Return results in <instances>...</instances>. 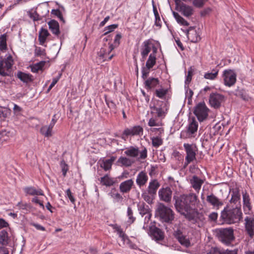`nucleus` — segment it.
Masks as SVG:
<instances>
[{
  "mask_svg": "<svg viewBox=\"0 0 254 254\" xmlns=\"http://www.w3.org/2000/svg\"><path fill=\"white\" fill-rule=\"evenodd\" d=\"M174 199L176 210L185 217L194 209L198 202L197 195L193 193L174 196Z\"/></svg>",
  "mask_w": 254,
  "mask_h": 254,
  "instance_id": "obj_1",
  "label": "nucleus"
},
{
  "mask_svg": "<svg viewBox=\"0 0 254 254\" xmlns=\"http://www.w3.org/2000/svg\"><path fill=\"white\" fill-rule=\"evenodd\" d=\"M220 218L226 224H239L243 218L241 207L227 204L221 212Z\"/></svg>",
  "mask_w": 254,
  "mask_h": 254,
  "instance_id": "obj_2",
  "label": "nucleus"
},
{
  "mask_svg": "<svg viewBox=\"0 0 254 254\" xmlns=\"http://www.w3.org/2000/svg\"><path fill=\"white\" fill-rule=\"evenodd\" d=\"M124 154L130 158L133 159L136 158L137 160L139 161L147 158V150L144 147L141 151H140L138 147L131 146L125 149Z\"/></svg>",
  "mask_w": 254,
  "mask_h": 254,
  "instance_id": "obj_3",
  "label": "nucleus"
},
{
  "mask_svg": "<svg viewBox=\"0 0 254 254\" xmlns=\"http://www.w3.org/2000/svg\"><path fill=\"white\" fill-rule=\"evenodd\" d=\"M156 212L160 218L166 222H170L174 219L173 210L162 203L158 205Z\"/></svg>",
  "mask_w": 254,
  "mask_h": 254,
  "instance_id": "obj_4",
  "label": "nucleus"
},
{
  "mask_svg": "<svg viewBox=\"0 0 254 254\" xmlns=\"http://www.w3.org/2000/svg\"><path fill=\"white\" fill-rule=\"evenodd\" d=\"M217 236L223 243L229 245L235 239L234 230L232 228L220 229L217 231Z\"/></svg>",
  "mask_w": 254,
  "mask_h": 254,
  "instance_id": "obj_5",
  "label": "nucleus"
},
{
  "mask_svg": "<svg viewBox=\"0 0 254 254\" xmlns=\"http://www.w3.org/2000/svg\"><path fill=\"white\" fill-rule=\"evenodd\" d=\"M198 123L193 118L190 120L186 130H183L181 133V138L186 139L194 137L198 129Z\"/></svg>",
  "mask_w": 254,
  "mask_h": 254,
  "instance_id": "obj_6",
  "label": "nucleus"
},
{
  "mask_svg": "<svg viewBox=\"0 0 254 254\" xmlns=\"http://www.w3.org/2000/svg\"><path fill=\"white\" fill-rule=\"evenodd\" d=\"M183 146L186 153L185 166H187L190 163L196 160L197 148L196 145L193 144L184 143Z\"/></svg>",
  "mask_w": 254,
  "mask_h": 254,
  "instance_id": "obj_7",
  "label": "nucleus"
},
{
  "mask_svg": "<svg viewBox=\"0 0 254 254\" xmlns=\"http://www.w3.org/2000/svg\"><path fill=\"white\" fill-rule=\"evenodd\" d=\"M209 109L204 102L198 103L195 107L193 113L199 122L206 120L208 115Z\"/></svg>",
  "mask_w": 254,
  "mask_h": 254,
  "instance_id": "obj_8",
  "label": "nucleus"
},
{
  "mask_svg": "<svg viewBox=\"0 0 254 254\" xmlns=\"http://www.w3.org/2000/svg\"><path fill=\"white\" fill-rule=\"evenodd\" d=\"M185 218L193 223L197 224L199 227L202 226L205 220L204 215L202 213L194 211L193 210L187 215Z\"/></svg>",
  "mask_w": 254,
  "mask_h": 254,
  "instance_id": "obj_9",
  "label": "nucleus"
},
{
  "mask_svg": "<svg viewBox=\"0 0 254 254\" xmlns=\"http://www.w3.org/2000/svg\"><path fill=\"white\" fill-rule=\"evenodd\" d=\"M231 196L229 203L227 204H230L234 206H240L241 204V193L238 188L231 189L229 192Z\"/></svg>",
  "mask_w": 254,
  "mask_h": 254,
  "instance_id": "obj_10",
  "label": "nucleus"
},
{
  "mask_svg": "<svg viewBox=\"0 0 254 254\" xmlns=\"http://www.w3.org/2000/svg\"><path fill=\"white\" fill-rule=\"evenodd\" d=\"M13 64V61L10 55L2 60H0V74L3 76L8 75V73L5 70L8 71L10 69Z\"/></svg>",
  "mask_w": 254,
  "mask_h": 254,
  "instance_id": "obj_11",
  "label": "nucleus"
},
{
  "mask_svg": "<svg viewBox=\"0 0 254 254\" xmlns=\"http://www.w3.org/2000/svg\"><path fill=\"white\" fill-rule=\"evenodd\" d=\"M245 229L250 238L254 237V216H247L244 219Z\"/></svg>",
  "mask_w": 254,
  "mask_h": 254,
  "instance_id": "obj_12",
  "label": "nucleus"
},
{
  "mask_svg": "<svg viewBox=\"0 0 254 254\" xmlns=\"http://www.w3.org/2000/svg\"><path fill=\"white\" fill-rule=\"evenodd\" d=\"M224 82L226 86L231 87L236 81V74L231 69L225 70L223 72Z\"/></svg>",
  "mask_w": 254,
  "mask_h": 254,
  "instance_id": "obj_13",
  "label": "nucleus"
},
{
  "mask_svg": "<svg viewBox=\"0 0 254 254\" xmlns=\"http://www.w3.org/2000/svg\"><path fill=\"white\" fill-rule=\"evenodd\" d=\"M224 100V96L218 93H212L209 96V102L210 106L215 109L219 108Z\"/></svg>",
  "mask_w": 254,
  "mask_h": 254,
  "instance_id": "obj_14",
  "label": "nucleus"
},
{
  "mask_svg": "<svg viewBox=\"0 0 254 254\" xmlns=\"http://www.w3.org/2000/svg\"><path fill=\"white\" fill-rule=\"evenodd\" d=\"M181 30L185 33L188 39L192 43H197L200 40L199 33L196 31L194 27H190L188 29H183Z\"/></svg>",
  "mask_w": 254,
  "mask_h": 254,
  "instance_id": "obj_15",
  "label": "nucleus"
},
{
  "mask_svg": "<svg viewBox=\"0 0 254 254\" xmlns=\"http://www.w3.org/2000/svg\"><path fill=\"white\" fill-rule=\"evenodd\" d=\"M158 196L161 200L170 203L172 199V190L169 187L162 188L158 191Z\"/></svg>",
  "mask_w": 254,
  "mask_h": 254,
  "instance_id": "obj_16",
  "label": "nucleus"
},
{
  "mask_svg": "<svg viewBox=\"0 0 254 254\" xmlns=\"http://www.w3.org/2000/svg\"><path fill=\"white\" fill-rule=\"evenodd\" d=\"M157 103L160 104L159 107H157L155 105L150 106V109H151V114H153L156 113L158 118H164L167 112V109H165L164 107L166 106L167 105L162 101H158Z\"/></svg>",
  "mask_w": 254,
  "mask_h": 254,
  "instance_id": "obj_17",
  "label": "nucleus"
},
{
  "mask_svg": "<svg viewBox=\"0 0 254 254\" xmlns=\"http://www.w3.org/2000/svg\"><path fill=\"white\" fill-rule=\"evenodd\" d=\"M174 236L182 246L187 248L190 246V240L183 234L181 230L179 229L175 230L174 232Z\"/></svg>",
  "mask_w": 254,
  "mask_h": 254,
  "instance_id": "obj_18",
  "label": "nucleus"
},
{
  "mask_svg": "<svg viewBox=\"0 0 254 254\" xmlns=\"http://www.w3.org/2000/svg\"><path fill=\"white\" fill-rule=\"evenodd\" d=\"M206 201L217 209H219L224 204L222 200L213 194L207 195Z\"/></svg>",
  "mask_w": 254,
  "mask_h": 254,
  "instance_id": "obj_19",
  "label": "nucleus"
},
{
  "mask_svg": "<svg viewBox=\"0 0 254 254\" xmlns=\"http://www.w3.org/2000/svg\"><path fill=\"white\" fill-rule=\"evenodd\" d=\"M148 179L147 173L144 171H141L136 176V183L139 188H141L146 185Z\"/></svg>",
  "mask_w": 254,
  "mask_h": 254,
  "instance_id": "obj_20",
  "label": "nucleus"
},
{
  "mask_svg": "<svg viewBox=\"0 0 254 254\" xmlns=\"http://www.w3.org/2000/svg\"><path fill=\"white\" fill-rule=\"evenodd\" d=\"M243 208L244 211L249 213L252 210V206L251 202V199L249 194L246 191L242 192Z\"/></svg>",
  "mask_w": 254,
  "mask_h": 254,
  "instance_id": "obj_21",
  "label": "nucleus"
},
{
  "mask_svg": "<svg viewBox=\"0 0 254 254\" xmlns=\"http://www.w3.org/2000/svg\"><path fill=\"white\" fill-rule=\"evenodd\" d=\"M134 182L132 179H129L121 183L119 187L120 191L123 193L129 192Z\"/></svg>",
  "mask_w": 254,
  "mask_h": 254,
  "instance_id": "obj_22",
  "label": "nucleus"
},
{
  "mask_svg": "<svg viewBox=\"0 0 254 254\" xmlns=\"http://www.w3.org/2000/svg\"><path fill=\"white\" fill-rule=\"evenodd\" d=\"M143 132V128L140 126H135L131 128H127L124 131L123 134L126 136L139 135Z\"/></svg>",
  "mask_w": 254,
  "mask_h": 254,
  "instance_id": "obj_23",
  "label": "nucleus"
},
{
  "mask_svg": "<svg viewBox=\"0 0 254 254\" xmlns=\"http://www.w3.org/2000/svg\"><path fill=\"white\" fill-rule=\"evenodd\" d=\"M160 186V183L156 179L151 180L148 186L147 191H149L150 194L156 195L157 190Z\"/></svg>",
  "mask_w": 254,
  "mask_h": 254,
  "instance_id": "obj_24",
  "label": "nucleus"
},
{
  "mask_svg": "<svg viewBox=\"0 0 254 254\" xmlns=\"http://www.w3.org/2000/svg\"><path fill=\"white\" fill-rule=\"evenodd\" d=\"M48 24L52 33L56 36H59L60 34L59 23L55 20H51L48 22Z\"/></svg>",
  "mask_w": 254,
  "mask_h": 254,
  "instance_id": "obj_25",
  "label": "nucleus"
},
{
  "mask_svg": "<svg viewBox=\"0 0 254 254\" xmlns=\"http://www.w3.org/2000/svg\"><path fill=\"white\" fill-rule=\"evenodd\" d=\"M150 233L153 237L157 241L162 240L164 239V233L156 227L151 228Z\"/></svg>",
  "mask_w": 254,
  "mask_h": 254,
  "instance_id": "obj_26",
  "label": "nucleus"
},
{
  "mask_svg": "<svg viewBox=\"0 0 254 254\" xmlns=\"http://www.w3.org/2000/svg\"><path fill=\"white\" fill-rule=\"evenodd\" d=\"M100 183L103 186L110 187L116 183L115 179L111 177L109 175L106 174L100 178Z\"/></svg>",
  "mask_w": 254,
  "mask_h": 254,
  "instance_id": "obj_27",
  "label": "nucleus"
},
{
  "mask_svg": "<svg viewBox=\"0 0 254 254\" xmlns=\"http://www.w3.org/2000/svg\"><path fill=\"white\" fill-rule=\"evenodd\" d=\"M190 183L192 188L197 191H198L203 183V181L197 176H193L190 180Z\"/></svg>",
  "mask_w": 254,
  "mask_h": 254,
  "instance_id": "obj_28",
  "label": "nucleus"
},
{
  "mask_svg": "<svg viewBox=\"0 0 254 254\" xmlns=\"http://www.w3.org/2000/svg\"><path fill=\"white\" fill-rule=\"evenodd\" d=\"M145 86L147 89L154 88L159 84V80L158 78L150 77L145 81Z\"/></svg>",
  "mask_w": 254,
  "mask_h": 254,
  "instance_id": "obj_29",
  "label": "nucleus"
},
{
  "mask_svg": "<svg viewBox=\"0 0 254 254\" xmlns=\"http://www.w3.org/2000/svg\"><path fill=\"white\" fill-rule=\"evenodd\" d=\"M118 162L127 167L131 166L135 162V160L127 157H120Z\"/></svg>",
  "mask_w": 254,
  "mask_h": 254,
  "instance_id": "obj_30",
  "label": "nucleus"
},
{
  "mask_svg": "<svg viewBox=\"0 0 254 254\" xmlns=\"http://www.w3.org/2000/svg\"><path fill=\"white\" fill-rule=\"evenodd\" d=\"M180 11L182 14L186 17H189L191 16L193 13L192 8L189 5L185 4H182L180 5Z\"/></svg>",
  "mask_w": 254,
  "mask_h": 254,
  "instance_id": "obj_31",
  "label": "nucleus"
},
{
  "mask_svg": "<svg viewBox=\"0 0 254 254\" xmlns=\"http://www.w3.org/2000/svg\"><path fill=\"white\" fill-rule=\"evenodd\" d=\"M17 77L24 83H28L33 80L31 75L21 71H18L17 72Z\"/></svg>",
  "mask_w": 254,
  "mask_h": 254,
  "instance_id": "obj_32",
  "label": "nucleus"
},
{
  "mask_svg": "<svg viewBox=\"0 0 254 254\" xmlns=\"http://www.w3.org/2000/svg\"><path fill=\"white\" fill-rule=\"evenodd\" d=\"M25 192L31 195H43L44 193L42 190L36 189L34 187H27L24 189Z\"/></svg>",
  "mask_w": 254,
  "mask_h": 254,
  "instance_id": "obj_33",
  "label": "nucleus"
},
{
  "mask_svg": "<svg viewBox=\"0 0 254 254\" xmlns=\"http://www.w3.org/2000/svg\"><path fill=\"white\" fill-rule=\"evenodd\" d=\"M115 160V158L114 157H111L109 159L103 160L100 166L106 171L110 170L112 168L113 163Z\"/></svg>",
  "mask_w": 254,
  "mask_h": 254,
  "instance_id": "obj_34",
  "label": "nucleus"
},
{
  "mask_svg": "<svg viewBox=\"0 0 254 254\" xmlns=\"http://www.w3.org/2000/svg\"><path fill=\"white\" fill-rule=\"evenodd\" d=\"M149 41H145L143 43V47L141 49V54L143 59H145L151 51V48L149 46Z\"/></svg>",
  "mask_w": 254,
  "mask_h": 254,
  "instance_id": "obj_35",
  "label": "nucleus"
},
{
  "mask_svg": "<svg viewBox=\"0 0 254 254\" xmlns=\"http://www.w3.org/2000/svg\"><path fill=\"white\" fill-rule=\"evenodd\" d=\"M9 242V237L8 233L5 230H2L0 232V244L3 246L8 245Z\"/></svg>",
  "mask_w": 254,
  "mask_h": 254,
  "instance_id": "obj_36",
  "label": "nucleus"
},
{
  "mask_svg": "<svg viewBox=\"0 0 254 254\" xmlns=\"http://www.w3.org/2000/svg\"><path fill=\"white\" fill-rule=\"evenodd\" d=\"M49 35V33L48 31L46 29L42 28L39 34V41L40 44L43 45Z\"/></svg>",
  "mask_w": 254,
  "mask_h": 254,
  "instance_id": "obj_37",
  "label": "nucleus"
},
{
  "mask_svg": "<svg viewBox=\"0 0 254 254\" xmlns=\"http://www.w3.org/2000/svg\"><path fill=\"white\" fill-rule=\"evenodd\" d=\"M53 128L50 125L43 126L40 129V133L46 137L51 136Z\"/></svg>",
  "mask_w": 254,
  "mask_h": 254,
  "instance_id": "obj_38",
  "label": "nucleus"
},
{
  "mask_svg": "<svg viewBox=\"0 0 254 254\" xmlns=\"http://www.w3.org/2000/svg\"><path fill=\"white\" fill-rule=\"evenodd\" d=\"M138 210L139 211L140 214H141L142 216L146 214L147 216H148V218L151 217V214L149 213L148 206V205H145L144 203L141 204L138 206Z\"/></svg>",
  "mask_w": 254,
  "mask_h": 254,
  "instance_id": "obj_39",
  "label": "nucleus"
},
{
  "mask_svg": "<svg viewBox=\"0 0 254 254\" xmlns=\"http://www.w3.org/2000/svg\"><path fill=\"white\" fill-rule=\"evenodd\" d=\"M109 195L118 202L122 201L123 199L122 196L115 189H112Z\"/></svg>",
  "mask_w": 254,
  "mask_h": 254,
  "instance_id": "obj_40",
  "label": "nucleus"
},
{
  "mask_svg": "<svg viewBox=\"0 0 254 254\" xmlns=\"http://www.w3.org/2000/svg\"><path fill=\"white\" fill-rule=\"evenodd\" d=\"M155 195L150 194L148 191H144L142 193V197L143 199L148 204H151L155 198Z\"/></svg>",
  "mask_w": 254,
  "mask_h": 254,
  "instance_id": "obj_41",
  "label": "nucleus"
},
{
  "mask_svg": "<svg viewBox=\"0 0 254 254\" xmlns=\"http://www.w3.org/2000/svg\"><path fill=\"white\" fill-rule=\"evenodd\" d=\"M173 15L178 23L184 26H189V23L184 18L180 16L177 12L173 11Z\"/></svg>",
  "mask_w": 254,
  "mask_h": 254,
  "instance_id": "obj_42",
  "label": "nucleus"
},
{
  "mask_svg": "<svg viewBox=\"0 0 254 254\" xmlns=\"http://www.w3.org/2000/svg\"><path fill=\"white\" fill-rule=\"evenodd\" d=\"M156 64V57L155 56L150 54L148 59L146 63V66L148 70L151 68Z\"/></svg>",
  "mask_w": 254,
  "mask_h": 254,
  "instance_id": "obj_43",
  "label": "nucleus"
},
{
  "mask_svg": "<svg viewBox=\"0 0 254 254\" xmlns=\"http://www.w3.org/2000/svg\"><path fill=\"white\" fill-rule=\"evenodd\" d=\"M148 125L149 127H160L163 125L161 121H159L156 118H151L148 121Z\"/></svg>",
  "mask_w": 254,
  "mask_h": 254,
  "instance_id": "obj_44",
  "label": "nucleus"
},
{
  "mask_svg": "<svg viewBox=\"0 0 254 254\" xmlns=\"http://www.w3.org/2000/svg\"><path fill=\"white\" fill-rule=\"evenodd\" d=\"M45 64V62L42 61L37 63L31 66V71L33 72H37L39 70H41Z\"/></svg>",
  "mask_w": 254,
  "mask_h": 254,
  "instance_id": "obj_45",
  "label": "nucleus"
},
{
  "mask_svg": "<svg viewBox=\"0 0 254 254\" xmlns=\"http://www.w3.org/2000/svg\"><path fill=\"white\" fill-rule=\"evenodd\" d=\"M152 144L153 146L157 148L163 144V139L159 136L151 138Z\"/></svg>",
  "mask_w": 254,
  "mask_h": 254,
  "instance_id": "obj_46",
  "label": "nucleus"
},
{
  "mask_svg": "<svg viewBox=\"0 0 254 254\" xmlns=\"http://www.w3.org/2000/svg\"><path fill=\"white\" fill-rule=\"evenodd\" d=\"M6 49V36L4 34L0 37V50L3 51Z\"/></svg>",
  "mask_w": 254,
  "mask_h": 254,
  "instance_id": "obj_47",
  "label": "nucleus"
},
{
  "mask_svg": "<svg viewBox=\"0 0 254 254\" xmlns=\"http://www.w3.org/2000/svg\"><path fill=\"white\" fill-rule=\"evenodd\" d=\"M218 73V70H213L212 72H207L205 73L204 77L206 79L214 80L217 77Z\"/></svg>",
  "mask_w": 254,
  "mask_h": 254,
  "instance_id": "obj_48",
  "label": "nucleus"
},
{
  "mask_svg": "<svg viewBox=\"0 0 254 254\" xmlns=\"http://www.w3.org/2000/svg\"><path fill=\"white\" fill-rule=\"evenodd\" d=\"M167 89L161 88L155 90V94L158 97L162 99L167 94Z\"/></svg>",
  "mask_w": 254,
  "mask_h": 254,
  "instance_id": "obj_49",
  "label": "nucleus"
},
{
  "mask_svg": "<svg viewBox=\"0 0 254 254\" xmlns=\"http://www.w3.org/2000/svg\"><path fill=\"white\" fill-rule=\"evenodd\" d=\"M127 214L128 217V222L130 224L133 223L135 220V218L133 216V212L130 207H127Z\"/></svg>",
  "mask_w": 254,
  "mask_h": 254,
  "instance_id": "obj_50",
  "label": "nucleus"
},
{
  "mask_svg": "<svg viewBox=\"0 0 254 254\" xmlns=\"http://www.w3.org/2000/svg\"><path fill=\"white\" fill-rule=\"evenodd\" d=\"M207 0H193L192 4L196 7L201 8Z\"/></svg>",
  "mask_w": 254,
  "mask_h": 254,
  "instance_id": "obj_51",
  "label": "nucleus"
},
{
  "mask_svg": "<svg viewBox=\"0 0 254 254\" xmlns=\"http://www.w3.org/2000/svg\"><path fill=\"white\" fill-rule=\"evenodd\" d=\"M61 167L62 168L63 175L65 177L66 176V172L68 170V165L65 163L64 161L63 160L61 162Z\"/></svg>",
  "mask_w": 254,
  "mask_h": 254,
  "instance_id": "obj_52",
  "label": "nucleus"
},
{
  "mask_svg": "<svg viewBox=\"0 0 254 254\" xmlns=\"http://www.w3.org/2000/svg\"><path fill=\"white\" fill-rule=\"evenodd\" d=\"M52 14L57 16L61 21L64 22L61 11L59 9H53Z\"/></svg>",
  "mask_w": 254,
  "mask_h": 254,
  "instance_id": "obj_53",
  "label": "nucleus"
},
{
  "mask_svg": "<svg viewBox=\"0 0 254 254\" xmlns=\"http://www.w3.org/2000/svg\"><path fill=\"white\" fill-rule=\"evenodd\" d=\"M35 54L36 56H45L46 55L45 50L40 47H36L35 50Z\"/></svg>",
  "mask_w": 254,
  "mask_h": 254,
  "instance_id": "obj_54",
  "label": "nucleus"
},
{
  "mask_svg": "<svg viewBox=\"0 0 254 254\" xmlns=\"http://www.w3.org/2000/svg\"><path fill=\"white\" fill-rule=\"evenodd\" d=\"M206 254H222V252L217 248H211Z\"/></svg>",
  "mask_w": 254,
  "mask_h": 254,
  "instance_id": "obj_55",
  "label": "nucleus"
},
{
  "mask_svg": "<svg viewBox=\"0 0 254 254\" xmlns=\"http://www.w3.org/2000/svg\"><path fill=\"white\" fill-rule=\"evenodd\" d=\"M113 228L117 232L119 237L121 236V235L122 236L123 234L125 233V232L123 231V229L121 228V227L117 224L113 225Z\"/></svg>",
  "mask_w": 254,
  "mask_h": 254,
  "instance_id": "obj_56",
  "label": "nucleus"
},
{
  "mask_svg": "<svg viewBox=\"0 0 254 254\" xmlns=\"http://www.w3.org/2000/svg\"><path fill=\"white\" fill-rule=\"evenodd\" d=\"M118 26V24H112L109 25L105 28V30H108L105 32V34H107L108 33L111 32L113 31L116 28H117Z\"/></svg>",
  "mask_w": 254,
  "mask_h": 254,
  "instance_id": "obj_57",
  "label": "nucleus"
},
{
  "mask_svg": "<svg viewBox=\"0 0 254 254\" xmlns=\"http://www.w3.org/2000/svg\"><path fill=\"white\" fill-rule=\"evenodd\" d=\"M9 113V111L6 109L3 110V109L0 108V119H5Z\"/></svg>",
  "mask_w": 254,
  "mask_h": 254,
  "instance_id": "obj_58",
  "label": "nucleus"
},
{
  "mask_svg": "<svg viewBox=\"0 0 254 254\" xmlns=\"http://www.w3.org/2000/svg\"><path fill=\"white\" fill-rule=\"evenodd\" d=\"M66 194L67 196L68 197V198L70 200V201L72 203H74L75 200L74 197L72 195V193L70 191V190L69 189H68L66 190Z\"/></svg>",
  "mask_w": 254,
  "mask_h": 254,
  "instance_id": "obj_59",
  "label": "nucleus"
},
{
  "mask_svg": "<svg viewBox=\"0 0 254 254\" xmlns=\"http://www.w3.org/2000/svg\"><path fill=\"white\" fill-rule=\"evenodd\" d=\"M29 15L34 21H37L39 19V16L35 11L34 12H29Z\"/></svg>",
  "mask_w": 254,
  "mask_h": 254,
  "instance_id": "obj_60",
  "label": "nucleus"
},
{
  "mask_svg": "<svg viewBox=\"0 0 254 254\" xmlns=\"http://www.w3.org/2000/svg\"><path fill=\"white\" fill-rule=\"evenodd\" d=\"M218 214L216 212H212L208 216L209 219L213 221L216 220Z\"/></svg>",
  "mask_w": 254,
  "mask_h": 254,
  "instance_id": "obj_61",
  "label": "nucleus"
},
{
  "mask_svg": "<svg viewBox=\"0 0 254 254\" xmlns=\"http://www.w3.org/2000/svg\"><path fill=\"white\" fill-rule=\"evenodd\" d=\"M192 73H193V70L191 67H190L188 71V75H187V78H186V81L190 82L191 81V77L192 75Z\"/></svg>",
  "mask_w": 254,
  "mask_h": 254,
  "instance_id": "obj_62",
  "label": "nucleus"
},
{
  "mask_svg": "<svg viewBox=\"0 0 254 254\" xmlns=\"http://www.w3.org/2000/svg\"><path fill=\"white\" fill-rule=\"evenodd\" d=\"M121 35L120 34H118L116 35L114 41V44L115 45V46H118L120 44V40L121 38Z\"/></svg>",
  "mask_w": 254,
  "mask_h": 254,
  "instance_id": "obj_63",
  "label": "nucleus"
},
{
  "mask_svg": "<svg viewBox=\"0 0 254 254\" xmlns=\"http://www.w3.org/2000/svg\"><path fill=\"white\" fill-rule=\"evenodd\" d=\"M238 250H227L222 252V254H237Z\"/></svg>",
  "mask_w": 254,
  "mask_h": 254,
  "instance_id": "obj_64",
  "label": "nucleus"
}]
</instances>
